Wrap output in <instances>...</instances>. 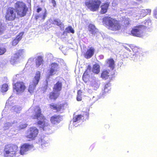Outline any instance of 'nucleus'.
<instances>
[{
	"mask_svg": "<svg viewBox=\"0 0 157 157\" xmlns=\"http://www.w3.org/2000/svg\"><path fill=\"white\" fill-rule=\"evenodd\" d=\"M102 23L106 27L111 31H117L120 30L121 28L119 21L109 16L104 17Z\"/></svg>",
	"mask_w": 157,
	"mask_h": 157,
	"instance_id": "obj_2",
	"label": "nucleus"
},
{
	"mask_svg": "<svg viewBox=\"0 0 157 157\" xmlns=\"http://www.w3.org/2000/svg\"><path fill=\"white\" fill-rule=\"evenodd\" d=\"M18 153V147L16 144H9L5 145L4 147V157H16Z\"/></svg>",
	"mask_w": 157,
	"mask_h": 157,
	"instance_id": "obj_3",
	"label": "nucleus"
},
{
	"mask_svg": "<svg viewBox=\"0 0 157 157\" xmlns=\"http://www.w3.org/2000/svg\"><path fill=\"white\" fill-rule=\"evenodd\" d=\"M53 24L59 26L61 29L62 28L63 29H64V25L59 19H54Z\"/></svg>",
	"mask_w": 157,
	"mask_h": 157,
	"instance_id": "obj_23",
	"label": "nucleus"
},
{
	"mask_svg": "<svg viewBox=\"0 0 157 157\" xmlns=\"http://www.w3.org/2000/svg\"><path fill=\"white\" fill-rule=\"evenodd\" d=\"M154 16L157 18V8H155L154 11Z\"/></svg>",
	"mask_w": 157,
	"mask_h": 157,
	"instance_id": "obj_40",
	"label": "nucleus"
},
{
	"mask_svg": "<svg viewBox=\"0 0 157 157\" xmlns=\"http://www.w3.org/2000/svg\"><path fill=\"white\" fill-rule=\"evenodd\" d=\"M6 51V49L5 48L0 47V55L4 54Z\"/></svg>",
	"mask_w": 157,
	"mask_h": 157,
	"instance_id": "obj_37",
	"label": "nucleus"
},
{
	"mask_svg": "<svg viewBox=\"0 0 157 157\" xmlns=\"http://www.w3.org/2000/svg\"><path fill=\"white\" fill-rule=\"evenodd\" d=\"M136 0L138 1H141L142 0Z\"/></svg>",
	"mask_w": 157,
	"mask_h": 157,
	"instance_id": "obj_47",
	"label": "nucleus"
},
{
	"mask_svg": "<svg viewBox=\"0 0 157 157\" xmlns=\"http://www.w3.org/2000/svg\"><path fill=\"white\" fill-rule=\"evenodd\" d=\"M6 29V26L0 22V35L2 34Z\"/></svg>",
	"mask_w": 157,
	"mask_h": 157,
	"instance_id": "obj_31",
	"label": "nucleus"
},
{
	"mask_svg": "<svg viewBox=\"0 0 157 157\" xmlns=\"http://www.w3.org/2000/svg\"><path fill=\"white\" fill-rule=\"evenodd\" d=\"M15 12L20 17H22L26 15L28 11L26 5L23 2L18 1L15 4Z\"/></svg>",
	"mask_w": 157,
	"mask_h": 157,
	"instance_id": "obj_4",
	"label": "nucleus"
},
{
	"mask_svg": "<svg viewBox=\"0 0 157 157\" xmlns=\"http://www.w3.org/2000/svg\"><path fill=\"white\" fill-rule=\"evenodd\" d=\"M34 148L33 145L28 143H25L21 145L20 148V153L21 155H24L27 151Z\"/></svg>",
	"mask_w": 157,
	"mask_h": 157,
	"instance_id": "obj_12",
	"label": "nucleus"
},
{
	"mask_svg": "<svg viewBox=\"0 0 157 157\" xmlns=\"http://www.w3.org/2000/svg\"><path fill=\"white\" fill-rule=\"evenodd\" d=\"M8 89V86L7 84H3L1 87V91L2 92H5L7 91Z\"/></svg>",
	"mask_w": 157,
	"mask_h": 157,
	"instance_id": "obj_30",
	"label": "nucleus"
},
{
	"mask_svg": "<svg viewBox=\"0 0 157 157\" xmlns=\"http://www.w3.org/2000/svg\"><path fill=\"white\" fill-rule=\"evenodd\" d=\"M109 72L107 70L103 71L101 75V77L103 78L107 79L109 76Z\"/></svg>",
	"mask_w": 157,
	"mask_h": 157,
	"instance_id": "obj_25",
	"label": "nucleus"
},
{
	"mask_svg": "<svg viewBox=\"0 0 157 157\" xmlns=\"http://www.w3.org/2000/svg\"><path fill=\"white\" fill-rule=\"evenodd\" d=\"M92 71L93 72L98 74L100 71V66L98 63L94 64L93 66Z\"/></svg>",
	"mask_w": 157,
	"mask_h": 157,
	"instance_id": "obj_22",
	"label": "nucleus"
},
{
	"mask_svg": "<svg viewBox=\"0 0 157 157\" xmlns=\"http://www.w3.org/2000/svg\"><path fill=\"white\" fill-rule=\"evenodd\" d=\"M62 116L59 115H54L50 118L51 123L53 124H58L61 121Z\"/></svg>",
	"mask_w": 157,
	"mask_h": 157,
	"instance_id": "obj_16",
	"label": "nucleus"
},
{
	"mask_svg": "<svg viewBox=\"0 0 157 157\" xmlns=\"http://www.w3.org/2000/svg\"><path fill=\"white\" fill-rule=\"evenodd\" d=\"M42 10V8L40 7L38 8L36 10V12L37 13H39L40 11H41Z\"/></svg>",
	"mask_w": 157,
	"mask_h": 157,
	"instance_id": "obj_43",
	"label": "nucleus"
},
{
	"mask_svg": "<svg viewBox=\"0 0 157 157\" xmlns=\"http://www.w3.org/2000/svg\"><path fill=\"white\" fill-rule=\"evenodd\" d=\"M19 41L17 40V39H14L12 41V44L13 45H15L17 44Z\"/></svg>",
	"mask_w": 157,
	"mask_h": 157,
	"instance_id": "obj_39",
	"label": "nucleus"
},
{
	"mask_svg": "<svg viewBox=\"0 0 157 157\" xmlns=\"http://www.w3.org/2000/svg\"><path fill=\"white\" fill-rule=\"evenodd\" d=\"M39 130L35 127H31L27 130L25 137L31 140H34L37 137Z\"/></svg>",
	"mask_w": 157,
	"mask_h": 157,
	"instance_id": "obj_8",
	"label": "nucleus"
},
{
	"mask_svg": "<svg viewBox=\"0 0 157 157\" xmlns=\"http://www.w3.org/2000/svg\"><path fill=\"white\" fill-rule=\"evenodd\" d=\"M151 12V10L150 9H143L141 11L140 14L142 16L144 17L150 14Z\"/></svg>",
	"mask_w": 157,
	"mask_h": 157,
	"instance_id": "obj_24",
	"label": "nucleus"
},
{
	"mask_svg": "<svg viewBox=\"0 0 157 157\" xmlns=\"http://www.w3.org/2000/svg\"><path fill=\"white\" fill-rule=\"evenodd\" d=\"M124 24L126 26L128 25L129 24V22L128 20H124Z\"/></svg>",
	"mask_w": 157,
	"mask_h": 157,
	"instance_id": "obj_41",
	"label": "nucleus"
},
{
	"mask_svg": "<svg viewBox=\"0 0 157 157\" xmlns=\"http://www.w3.org/2000/svg\"><path fill=\"white\" fill-rule=\"evenodd\" d=\"M66 32L68 33H74L75 31L71 26H68L66 29Z\"/></svg>",
	"mask_w": 157,
	"mask_h": 157,
	"instance_id": "obj_32",
	"label": "nucleus"
},
{
	"mask_svg": "<svg viewBox=\"0 0 157 157\" xmlns=\"http://www.w3.org/2000/svg\"><path fill=\"white\" fill-rule=\"evenodd\" d=\"M43 59L42 57L39 56L38 57L37 59L36 62V65L37 67L39 66L43 63Z\"/></svg>",
	"mask_w": 157,
	"mask_h": 157,
	"instance_id": "obj_28",
	"label": "nucleus"
},
{
	"mask_svg": "<svg viewBox=\"0 0 157 157\" xmlns=\"http://www.w3.org/2000/svg\"><path fill=\"white\" fill-rule=\"evenodd\" d=\"M88 30L93 35H95L98 32V30L94 25L90 24L88 26Z\"/></svg>",
	"mask_w": 157,
	"mask_h": 157,
	"instance_id": "obj_19",
	"label": "nucleus"
},
{
	"mask_svg": "<svg viewBox=\"0 0 157 157\" xmlns=\"http://www.w3.org/2000/svg\"><path fill=\"white\" fill-rule=\"evenodd\" d=\"M51 67L50 68L56 71H58L59 68V65L58 63H52L50 65Z\"/></svg>",
	"mask_w": 157,
	"mask_h": 157,
	"instance_id": "obj_27",
	"label": "nucleus"
},
{
	"mask_svg": "<svg viewBox=\"0 0 157 157\" xmlns=\"http://www.w3.org/2000/svg\"><path fill=\"white\" fill-rule=\"evenodd\" d=\"M57 71L53 70L52 69L50 68L49 70V75L48 76H52L55 75L56 74V72Z\"/></svg>",
	"mask_w": 157,
	"mask_h": 157,
	"instance_id": "obj_36",
	"label": "nucleus"
},
{
	"mask_svg": "<svg viewBox=\"0 0 157 157\" xmlns=\"http://www.w3.org/2000/svg\"><path fill=\"white\" fill-rule=\"evenodd\" d=\"M108 86V85H106L105 86V89H104L105 91H106L105 90H106V87H107V86Z\"/></svg>",
	"mask_w": 157,
	"mask_h": 157,
	"instance_id": "obj_45",
	"label": "nucleus"
},
{
	"mask_svg": "<svg viewBox=\"0 0 157 157\" xmlns=\"http://www.w3.org/2000/svg\"><path fill=\"white\" fill-rule=\"evenodd\" d=\"M34 114L31 116L33 119H37V125L43 130L44 128L49 125L48 120L42 113V110L39 105L36 106L33 109Z\"/></svg>",
	"mask_w": 157,
	"mask_h": 157,
	"instance_id": "obj_1",
	"label": "nucleus"
},
{
	"mask_svg": "<svg viewBox=\"0 0 157 157\" xmlns=\"http://www.w3.org/2000/svg\"><path fill=\"white\" fill-rule=\"evenodd\" d=\"M91 66L88 65L83 74L82 80L85 83H86L89 81L90 75L89 73L91 72Z\"/></svg>",
	"mask_w": 157,
	"mask_h": 157,
	"instance_id": "obj_13",
	"label": "nucleus"
},
{
	"mask_svg": "<svg viewBox=\"0 0 157 157\" xmlns=\"http://www.w3.org/2000/svg\"><path fill=\"white\" fill-rule=\"evenodd\" d=\"M95 49L93 47H90L87 49L83 54L84 57L86 59L90 58L94 54Z\"/></svg>",
	"mask_w": 157,
	"mask_h": 157,
	"instance_id": "obj_15",
	"label": "nucleus"
},
{
	"mask_svg": "<svg viewBox=\"0 0 157 157\" xmlns=\"http://www.w3.org/2000/svg\"><path fill=\"white\" fill-rule=\"evenodd\" d=\"M82 118L81 115H78L73 117L72 119V121L73 122H78L81 120Z\"/></svg>",
	"mask_w": 157,
	"mask_h": 157,
	"instance_id": "obj_29",
	"label": "nucleus"
},
{
	"mask_svg": "<svg viewBox=\"0 0 157 157\" xmlns=\"http://www.w3.org/2000/svg\"><path fill=\"white\" fill-rule=\"evenodd\" d=\"M16 18L15 9L13 7H9L7 8L5 18L6 20L12 21Z\"/></svg>",
	"mask_w": 157,
	"mask_h": 157,
	"instance_id": "obj_10",
	"label": "nucleus"
},
{
	"mask_svg": "<svg viewBox=\"0 0 157 157\" xmlns=\"http://www.w3.org/2000/svg\"><path fill=\"white\" fill-rule=\"evenodd\" d=\"M40 71H37L35 75L29 86L28 91L30 93L33 92L35 90L36 85L38 84L40 78Z\"/></svg>",
	"mask_w": 157,
	"mask_h": 157,
	"instance_id": "obj_6",
	"label": "nucleus"
},
{
	"mask_svg": "<svg viewBox=\"0 0 157 157\" xmlns=\"http://www.w3.org/2000/svg\"><path fill=\"white\" fill-rule=\"evenodd\" d=\"M67 105L66 102L61 103L60 102L56 103H52L49 105L50 108L55 110L56 112H59L62 110H64Z\"/></svg>",
	"mask_w": 157,
	"mask_h": 157,
	"instance_id": "obj_9",
	"label": "nucleus"
},
{
	"mask_svg": "<svg viewBox=\"0 0 157 157\" xmlns=\"http://www.w3.org/2000/svg\"><path fill=\"white\" fill-rule=\"evenodd\" d=\"M60 94L59 92L53 90L49 93L48 97L50 100L51 101H54L59 97Z\"/></svg>",
	"mask_w": 157,
	"mask_h": 157,
	"instance_id": "obj_14",
	"label": "nucleus"
},
{
	"mask_svg": "<svg viewBox=\"0 0 157 157\" xmlns=\"http://www.w3.org/2000/svg\"><path fill=\"white\" fill-rule=\"evenodd\" d=\"M106 64L109 67L111 68L112 69L114 67L115 63L114 60L112 58H110L108 59L106 61Z\"/></svg>",
	"mask_w": 157,
	"mask_h": 157,
	"instance_id": "obj_21",
	"label": "nucleus"
},
{
	"mask_svg": "<svg viewBox=\"0 0 157 157\" xmlns=\"http://www.w3.org/2000/svg\"><path fill=\"white\" fill-rule=\"evenodd\" d=\"M82 91L80 90H78L76 99L77 101H80L82 100Z\"/></svg>",
	"mask_w": 157,
	"mask_h": 157,
	"instance_id": "obj_33",
	"label": "nucleus"
},
{
	"mask_svg": "<svg viewBox=\"0 0 157 157\" xmlns=\"http://www.w3.org/2000/svg\"><path fill=\"white\" fill-rule=\"evenodd\" d=\"M110 2H106L103 3L101 6V13L102 14L106 13L107 11Z\"/></svg>",
	"mask_w": 157,
	"mask_h": 157,
	"instance_id": "obj_17",
	"label": "nucleus"
},
{
	"mask_svg": "<svg viewBox=\"0 0 157 157\" xmlns=\"http://www.w3.org/2000/svg\"><path fill=\"white\" fill-rule=\"evenodd\" d=\"M130 47L133 52L135 53L133 55L140 56V55L142 54V51L140 48L133 45H131Z\"/></svg>",
	"mask_w": 157,
	"mask_h": 157,
	"instance_id": "obj_18",
	"label": "nucleus"
},
{
	"mask_svg": "<svg viewBox=\"0 0 157 157\" xmlns=\"http://www.w3.org/2000/svg\"><path fill=\"white\" fill-rule=\"evenodd\" d=\"M146 28V27L145 26L142 25L135 26L132 29L131 33L134 36L141 37L143 35L144 30Z\"/></svg>",
	"mask_w": 157,
	"mask_h": 157,
	"instance_id": "obj_7",
	"label": "nucleus"
},
{
	"mask_svg": "<svg viewBox=\"0 0 157 157\" xmlns=\"http://www.w3.org/2000/svg\"><path fill=\"white\" fill-rule=\"evenodd\" d=\"M51 2L53 4V7H55L56 5V2L55 0H51Z\"/></svg>",
	"mask_w": 157,
	"mask_h": 157,
	"instance_id": "obj_42",
	"label": "nucleus"
},
{
	"mask_svg": "<svg viewBox=\"0 0 157 157\" xmlns=\"http://www.w3.org/2000/svg\"><path fill=\"white\" fill-rule=\"evenodd\" d=\"M94 147V146H91L90 147V148H91V149H92Z\"/></svg>",
	"mask_w": 157,
	"mask_h": 157,
	"instance_id": "obj_46",
	"label": "nucleus"
},
{
	"mask_svg": "<svg viewBox=\"0 0 157 157\" xmlns=\"http://www.w3.org/2000/svg\"><path fill=\"white\" fill-rule=\"evenodd\" d=\"M62 83L59 81H58L54 85L53 89V90L59 92L62 89Z\"/></svg>",
	"mask_w": 157,
	"mask_h": 157,
	"instance_id": "obj_20",
	"label": "nucleus"
},
{
	"mask_svg": "<svg viewBox=\"0 0 157 157\" xmlns=\"http://www.w3.org/2000/svg\"><path fill=\"white\" fill-rule=\"evenodd\" d=\"M4 64H3V63H2L0 65V67H2L3 66H4Z\"/></svg>",
	"mask_w": 157,
	"mask_h": 157,
	"instance_id": "obj_44",
	"label": "nucleus"
},
{
	"mask_svg": "<svg viewBox=\"0 0 157 157\" xmlns=\"http://www.w3.org/2000/svg\"><path fill=\"white\" fill-rule=\"evenodd\" d=\"M47 11L46 10H45L44 12L43 13L42 16L40 15H36L35 17V19L36 20H37L39 18L41 17L42 19L44 20L45 18L47 16Z\"/></svg>",
	"mask_w": 157,
	"mask_h": 157,
	"instance_id": "obj_26",
	"label": "nucleus"
},
{
	"mask_svg": "<svg viewBox=\"0 0 157 157\" xmlns=\"http://www.w3.org/2000/svg\"><path fill=\"white\" fill-rule=\"evenodd\" d=\"M22 34H21V33H20L18 35H17L15 39H17V40L19 41L22 38Z\"/></svg>",
	"mask_w": 157,
	"mask_h": 157,
	"instance_id": "obj_38",
	"label": "nucleus"
},
{
	"mask_svg": "<svg viewBox=\"0 0 157 157\" xmlns=\"http://www.w3.org/2000/svg\"><path fill=\"white\" fill-rule=\"evenodd\" d=\"M82 118L83 119H88L89 117V114L87 112H84L82 115Z\"/></svg>",
	"mask_w": 157,
	"mask_h": 157,
	"instance_id": "obj_35",
	"label": "nucleus"
},
{
	"mask_svg": "<svg viewBox=\"0 0 157 157\" xmlns=\"http://www.w3.org/2000/svg\"><path fill=\"white\" fill-rule=\"evenodd\" d=\"M13 90L17 93L23 92L26 88L24 83L22 81H18L13 84Z\"/></svg>",
	"mask_w": 157,
	"mask_h": 157,
	"instance_id": "obj_11",
	"label": "nucleus"
},
{
	"mask_svg": "<svg viewBox=\"0 0 157 157\" xmlns=\"http://www.w3.org/2000/svg\"><path fill=\"white\" fill-rule=\"evenodd\" d=\"M27 125L28 124L25 123H22L19 125L18 128L19 130L24 129L25 128Z\"/></svg>",
	"mask_w": 157,
	"mask_h": 157,
	"instance_id": "obj_34",
	"label": "nucleus"
},
{
	"mask_svg": "<svg viewBox=\"0 0 157 157\" xmlns=\"http://www.w3.org/2000/svg\"><path fill=\"white\" fill-rule=\"evenodd\" d=\"M101 4L100 0H91L86 2L85 4L91 11L94 12L98 10Z\"/></svg>",
	"mask_w": 157,
	"mask_h": 157,
	"instance_id": "obj_5",
	"label": "nucleus"
}]
</instances>
